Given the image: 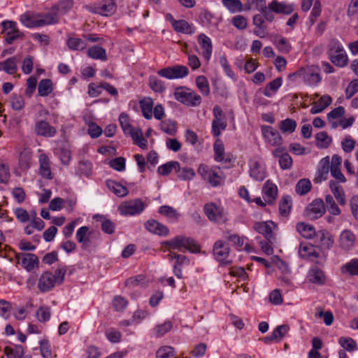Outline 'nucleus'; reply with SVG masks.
<instances>
[{
    "label": "nucleus",
    "mask_w": 358,
    "mask_h": 358,
    "mask_svg": "<svg viewBox=\"0 0 358 358\" xmlns=\"http://www.w3.org/2000/svg\"><path fill=\"white\" fill-rule=\"evenodd\" d=\"M66 269L58 268L55 273L45 271L38 279V288L42 292L50 291L57 284H61L64 280Z\"/></svg>",
    "instance_id": "f257e3e1"
},
{
    "label": "nucleus",
    "mask_w": 358,
    "mask_h": 358,
    "mask_svg": "<svg viewBox=\"0 0 358 358\" xmlns=\"http://www.w3.org/2000/svg\"><path fill=\"white\" fill-rule=\"evenodd\" d=\"M166 244L171 249L182 250L184 248L192 253H198L201 250L199 245L194 239L185 236H177L167 241Z\"/></svg>",
    "instance_id": "f03ea898"
},
{
    "label": "nucleus",
    "mask_w": 358,
    "mask_h": 358,
    "mask_svg": "<svg viewBox=\"0 0 358 358\" xmlns=\"http://www.w3.org/2000/svg\"><path fill=\"white\" fill-rule=\"evenodd\" d=\"M198 173L214 187L222 185L224 182L223 173L220 168L213 169L201 164L198 168Z\"/></svg>",
    "instance_id": "7ed1b4c3"
},
{
    "label": "nucleus",
    "mask_w": 358,
    "mask_h": 358,
    "mask_svg": "<svg viewBox=\"0 0 358 358\" xmlns=\"http://www.w3.org/2000/svg\"><path fill=\"white\" fill-rule=\"evenodd\" d=\"M175 99L187 106H197L201 103V97L192 90L186 87H178L174 92Z\"/></svg>",
    "instance_id": "20e7f679"
},
{
    "label": "nucleus",
    "mask_w": 358,
    "mask_h": 358,
    "mask_svg": "<svg viewBox=\"0 0 358 358\" xmlns=\"http://www.w3.org/2000/svg\"><path fill=\"white\" fill-rule=\"evenodd\" d=\"M329 55L331 62L336 66L343 67L348 62V55L341 43L336 39L331 41L329 45Z\"/></svg>",
    "instance_id": "39448f33"
},
{
    "label": "nucleus",
    "mask_w": 358,
    "mask_h": 358,
    "mask_svg": "<svg viewBox=\"0 0 358 358\" xmlns=\"http://www.w3.org/2000/svg\"><path fill=\"white\" fill-rule=\"evenodd\" d=\"M299 255L303 259L322 265L326 261V255L318 248L310 244L301 243L299 249Z\"/></svg>",
    "instance_id": "423d86ee"
},
{
    "label": "nucleus",
    "mask_w": 358,
    "mask_h": 358,
    "mask_svg": "<svg viewBox=\"0 0 358 358\" xmlns=\"http://www.w3.org/2000/svg\"><path fill=\"white\" fill-rule=\"evenodd\" d=\"M1 34H3L4 41L8 44H13L17 39H23L24 33L20 31L17 23L12 20H5L1 23Z\"/></svg>",
    "instance_id": "0eeeda50"
},
{
    "label": "nucleus",
    "mask_w": 358,
    "mask_h": 358,
    "mask_svg": "<svg viewBox=\"0 0 358 358\" xmlns=\"http://www.w3.org/2000/svg\"><path fill=\"white\" fill-rule=\"evenodd\" d=\"M205 215L211 222L224 223L227 221V215L223 207L215 203H208L203 207Z\"/></svg>",
    "instance_id": "6e6552de"
},
{
    "label": "nucleus",
    "mask_w": 358,
    "mask_h": 358,
    "mask_svg": "<svg viewBox=\"0 0 358 358\" xmlns=\"http://www.w3.org/2000/svg\"><path fill=\"white\" fill-rule=\"evenodd\" d=\"M230 249L227 243L222 241H217L213 245V256L215 259L222 266H229L232 263L231 260H229Z\"/></svg>",
    "instance_id": "1a4fd4ad"
},
{
    "label": "nucleus",
    "mask_w": 358,
    "mask_h": 358,
    "mask_svg": "<svg viewBox=\"0 0 358 358\" xmlns=\"http://www.w3.org/2000/svg\"><path fill=\"white\" fill-rule=\"evenodd\" d=\"M296 74L303 76L305 83L309 85H315L321 80L320 69L316 66L301 68L296 72Z\"/></svg>",
    "instance_id": "9d476101"
},
{
    "label": "nucleus",
    "mask_w": 358,
    "mask_h": 358,
    "mask_svg": "<svg viewBox=\"0 0 358 358\" xmlns=\"http://www.w3.org/2000/svg\"><path fill=\"white\" fill-rule=\"evenodd\" d=\"M261 131L266 144L271 146L282 145L283 140L280 133L273 127L267 125H262Z\"/></svg>",
    "instance_id": "9b49d317"
},
{
    "label": "nucleus",
    "mask_w": 358,
    "mask_h": 358,
    "mask_svg": "<svg viewBox=\"0 0 358 358\" xmlns=\"http://www.w3.org/2000/svg\"><path fill=\"white\" fill-rule=\"evenodd\" d=\"M325 213V206L321 199H315L305 209V215L310 220H317Z\"/></svg>",
    "instance_id": "f8f14e48"
},
{
    "label": "nucleus",
    "mask_w": 358,
    "mask_h": 358,
    "mask_svg": "<svg viewBox=\"0 0 358 358\" xmlns=\"http://www.w3.org/2000/svg\"><path fill=\"white\" fill-rule=\"evenodd\" d=\"M145 205L140 199H135L120 206V213L124 215H135L143 211Z\"/></svg>",
    "instance_id": "ddd939ff"
},
{
    "label": "nucleus",
    "mask_w": 358,
    "mask_h": 358,
    "mask_svg": "<svg viewBox=\"0 0 358 358\" xmlns=\"http://www.w3.org/2000/svg\"><path fill=\"white\" fill-rule=\"evenodd\" d=\"M116 9L114 0H102L94 5L92 12L103 16H110L115 13Z\"/></svg>",
    "instance_id": "4468645a"
},
{
    "label": "nucleus",
    "mask_w": 358,
    "mask_h": 358,
    "mask_svg": "<svg viewBox=\"0 0 358 358\" xmlns=\"http://www.w3.org/2000/svg\"><path fill=\"white\" fill-rule=\"evenodd\" d=\"M275 224L273 222H263L255 223L253 228L259 234H262L265 238L271 242L275 241V237L272 231V227Z\"/></svg>",
    "instance_id": "2eb2a0df"
},
{
    "label": "nucleus",
    "mask_w": 358,
    "mask_h": 358,
    "mask_svg": "<svg viewBox=\"0 0 358 358\" xmlns=\"http://www.w3.org/2000/svg\"><path fill=\"white\" fill-rule=\"evenodd\" d=\"M22 256L21 264L22 266L28 271H33L35 268L38 267L39 260L37 256L33 253L17 254L15 258L20 260Z\"/></svg>",
    "instance_id": "dca6fc26"
},
{
    "label": "nucleus",
    "mask_w": 358,
    "mask_h": 358,
    "mask_svg": "<svg viewBox=\"0 0 358 358\" xmlns=\"http://www.w3.org/2000/svg\"><path fill=\"white\" fill-rule=\"evenodd\" d=\"M329 167V157H326L322 158L319 163L318 170L313 179V182L315 183H320L322 181L327 180L330 171Z\"/></svg>",
    "instance_id": "f3484780"
},
{
    "label": "nucleus",
    "mask_w": 358,
    "mask_h": 358,
    "mask_svg": "<svg viewBox=\"0 0 358 358\" xmlns=\"http://www.w3.org/2000/svg\"><path fill=\"white\" fill-rule=\"evenodd\" d=\"M145 229L150 232L159 235L166 236L169 234V229L155 220H149L145 223Z\"/></svg>",
    "instance_id": "a211bd4d"
},
{
    "label": "nucleus",
    "mask_w": 358,
    "mask_h": 358,
    "mask_svg": "<svg viewBox=\"0 0 358 358\" xmlns=\"http://www.w3.org/2000/svg\"><path fill=\"white\" fill-rule=\"evenodd\" d=\"M250 175L255 180L262 181L266 176V169L262 163L253 161L250 164Z\"/></svg>",
    "instance_id": "6ab92c4d"
},
{
    "label": "nucleus",
    "mask_w": 358,
    "mask_h": 358,
    "mask_svg": "<svg viewBox=\"0 0 358 358\" xmlns=\"http://www.w3.org/2000/svg\"><path fill=\"white\" fill-rule=\"evenodd\" d=\"M262 192L264 194V200L269 204L273 203L278 195L277 186L270 180H267L264 185Z\"/></svg>",
    "instance_id": "aec40b11"
},
{
    "label": "nucleus",
    "mask_w": 358,
    "mask_h": 358,
    "mask_svg": "<svg viewBox=\"0 0 358 358\" xmlns=\"http://www.w3.org/2000/svg\"><path fill=\"white\" fill-rule=\"evenodd\" d=\"M198 42L203 50V57L208 61L213 50V45L210 38L204 34H200L198 36Z\"/></svg>",
    "instance_id": "412c9836"
},
{
    "label": "nucleus",
    "mask_w": 358,
    "mask_h": 358,
    "mask_svg": "<svg viewBox=\"0 0 358 358\" xmlns=\"http://www.w3.org/2000/svg\"><path fill=\"white\" fill-rule=\"evenodd\" d=\"M215 120L212 123V133L216 137L219 136L221 131H223L227 127V121L224 116V113H214Z\"/></svg>",
    "instance_id": "4be33fe9"
},
{
    "label": "nucleus",
    "mask_w": 358,
    "mask_h": 358,
    "mask_svg": "<svg viewBox=\"0 0 358 358\" xmlns=\"http://www.w3.org/2000/svg\"><path fill=\"white\" fill-rule=\"evenodd\" d=\"M329 188L338 204L344 206L346 203V199L343 187L338 182L331 180L329 181Z\"/></svg>",
    "instance_id": "5701e85b"
},
{
    "label": "nucleus",
    "mask_w": 358,
    "mask_h": 358,
    "mask_svg": "<svg viewBox=\"0 0 358 358\" xmlns=\"http://www.w3.org/2000/svg\"><path fill=\"white\" fill-rule=\"evenodd\" d=\"M355 243V236L350 230H344L340 235V245L344 250H349Z\"/></svg>",
    "instance_id": "b1692460"
},
{
    "label": "nucleus",
    "mask_w": 358,
    "mask_h": 358,
    "mask_svg": "<svg viewBox=\"0 0 358 358\" xmlns=\"http://www.w3.org/2000/svg\"><path fill=\"white\" fill-rule=\"evenodd\" d=\"M83 120L88 125L87 133L92 138H96L101 136L103 132L101 127L98 126L93 120L90 114L85 115Z\"/></svg>",
    "instance_id": "393cba45"
},
{
    "label": "nucleus",
    "mask_w": 358,
    "mask_h": 358,
    "mask_svg": "<svg viewBox=\"0 0 358 358\" xmlns=\"http://www.w3.org/2000/svg\"><path fill=\"white\" fill-rule=\"evenodd\" d=\"M269 9L273 13L280 14L283 13L289 15L293 12V8L291 5H287L285 3L278 2L277 0H273L268 4Z\"/></svg>",
    "instance_id": "a878e982"
},
{
    "label": "nucleus",
    "mask_w": 358,
    "mask_h": 358,
    "mask_svg": "<svg viewBox=\"0 0 358 358\" xmlns=\"http://www.w3.org/2000/svg\"><path fill=\"white\" fill-rule=\"evenodd\" d=\"M307 277L310 282L315 284L323 285L325 282L324 272L317 266H314L309 270Z\"/></svg>",
    "instance_id": "bb28decb"
},
{
    "label": "nucleus",
    "mask_w": 358,
    "mask_h": 358,
    "mask_svg": "<svg viewBox=\"0 0 358 358\" xmlns=\"http://www.w3.org/2000/svg\"><path fill=\"white\" fill-rule=\"evenodd\" d=\"M39 164H40V174L42 177L46 179L52 178V173L50 169V165L48 156L45 154H41L39 156Z\"/></svg>",
    "instance_id": "cd10ccee"
},
{
    "label": "nucleus",
    "mask_w": 358,
    "mask_h": 358,
    "mask_svg": "<svg viewBox=\"0 0 358 358\" xmlns=\"http://www.w3.org/2000/svg\"><path fill=\"white\" fill-rule=\"evenodd\" d=\"M32 159V152L29 148H24L20 153L19 166L21 170L25 171L29 169Z\"/></svg>",
    "instance_id": "c85d7f7f"
},
{
    "label": "nucleus",
    "mask_w": 358,
    "mask_h": 358,
    "mask_svg": "<svg viewBox=\"0 0 358 358\" xmlns=\"http://www.w3.org/2000/svg\"><path fill=\"white\" fill-rule=\"evenodd\" d=\"M76 236V240L83 243V247L86 248L90 245V237L92 236V232L89 231V228L84 226L78 229Z\"/></svg>",
    "instance_id": "c756f323"
},
{
    "label": "nucleus",
    "mask_w": 358,
    "mask_h": 358,
    "mask_svg": "<svg viewBox=\"0 0 358 358\" xmlns=\"http://www.w3.org/2000/svg\"><path fill=\"white\" fill-rule=\"evenodd\" d=\"M35 130L38 135L43 136H52L56 132L55 128L45 121L38 122L36 124Z\"/></svg>",
    "instance_id": "7c9ffc66"
},
{
    "label": "nucleus",
    "mask_w": 358,
    "mask_h": 358,
    "mask_svg": "<svg viewBox=\"0 0 358 358\" xmlns=\"http://www.w3.org/2000/svg\"><path fill=\"white\" fill-rule=\"evenodd\" d=\"M315 236L320 241L322 247L327 249H329L332 247L334 244V239L329 232L326 230H321L319 231Z\"/></svg>",
    "instance_id": "2f4dec72"
},
{
    "label": "nucleus",
    "mask_w": 358,
    "mask_h": 358,
    "mask_svg": "<svg viewBox=\"0 0 358 358\" xmlns=\"http://www.w3.org/2000/svg\"><path fill=\"white\" fill-rule=\"evenodd\" d=\"M325 211L327 210L329 214L338 216L341 213V210L336 203L333 196L328 194L325 196Z\"/></svg>",
    "instance_id": "473e14b6"
},
{
    "label": "nucleus",
    "mask_w": 358,
    "mask_h": 358,
    "mask_svg": "<svg viewBox=\"0 0 358 358\" xmlns=\"http://www.w3.org/2000/svg\"><path fill=\"white\" fill-rule=\"evenodd\" d=\"M38 27L56 24L59 19L57 15L55 13H48L46 14H38Z\"/></svg>",
    "instance_id": "72a5a7b5"
},
{
    "label": "nucleus",
    "mask_w": 358,
    "mask_h": 358,
    "mask_svg": "<svg viewBox=\"0 0 358 358\" xmlns=\"http://www.w3.org/2000/svg\"><path fill=\"white\" fill-rule=\"evenodd\" d=\"M296 227L300 235L306 238H312L316 235L315 229L311 224L301 222L298 223Z\"/></svg>",
    "instance_id": "f704fd0d"
},
{
    "label": "nucleus",
    "mask_w": 358,
    "mask_h": 358,
    "mask_svg": "<svg viewBox=\"0 0 358 358\" xmlns=\"http://www.w3.org/2000/svg\"><path fill=\"white\" fill-rule=\"evenodd\" d=\"M131 137L134 144L142 149L147 148L148 141L143 136V132L140 129H133L131 133L128 134Z\"/></svg>",
    "instance_id": "c9c22d12"
},
{
    "label": "nucleus",
    "mask_w": 358,
    "mask_h": 358,
    "mask_svg": "<svg viewBox=\"0 0 358 358\" xmlns=\"http://www.w3.org/2000/svg\"><path fill=\"white\" fill-rule=\"evenodd\" d=\"M87 55L94 59H100L106 61L107 59V55L106 50L102 47L94 45L87 50Z\"/></svg>",
    "instance_id": "e433bc0d"
},
{
    "label": "nucleus",
    "mask_w": 358,
    "mask_h": 358,
    "mask_svg": "<svg viewBox=\"0 0 358 358\" xmlns=\"http://www.w3.org/2000/svg\"><path fill=\"white\" fill-rule=\"evenodd\" d=\"M107 187L117 196L122 197L127 196L129 193L126 187L113 180L107 181Z\"/></svg>",
    "instance_id": "4c0bfd02"
},
{
    "label": "nucleus",
    "mask_w": 358,
    "mask_h": 358,
    "mask_svg": "<svg viewBox=\"0 0 358 358\" xmlns=\"http://www.w3.org/2000/svg\"><path fill=\"white\" fill-rule=\"evenodd\" d=\"M174 30L177 32L192 34L194 32L192 25L184 20H179L176 22L173 26Z\"/></svg>",
    "instance_id": "58836bf2"
},
{
    "label": "nucleus",
    "mask_w": 358,
    "mask_h": 358,
    "mask_svg": "<svg viewBox=\"0 0 358 358\" xmlns=\"http://www.w3.org/2000/svg\"><path fill=\"white\" fill-rule=\"evenodd\" d=\"M331 103V98L329 95L321 96L310 109V112H322Z\"/></svg>",
    "instance_id": "ea45409f"
},
{
    "label": "nucleus",
    "mask_w": 358,
    "mask_h": 358,
    "mask_svg": "<svg viewBox=\"0 0 358 358\" xmlns=\"http://www.w3.org/2000/svg\"><path fill=\"white\" fill-rule=\"evenodd\" d=\"M175 172L177 173L178 178L182 180H190L194 176V171L188 167L181 168L178 162V167H176Z\"/></svg>",
    "instance_id": "a19ab883"
},
{
    "label": "nucleus",
    "mask_w": 358,
    "mask_h": 358,
    "mask_svg": "<svg viewBox=\"0 0 358 358\" xmlns=\"http://www.w3.org/2000/svg\"><path fill=\"white\" fill-rule=\"evenodd\" d=\"M282 79L280 77H278L271 82L268 83L264 89V94L266 96L270 97L282 85Z\"/></svg>",
    "instance_id": "79ce46f5"
},
{
    "label": "nucleus",
    "mask_w": 358,
    "mask_h": 358,
    "mask_svg": "<svg viewBox=\"0 0 358 358\" xmlns=\"http://www.w3.org/2000/svg\"><path fill=\"white\" fill-rule=\"evenodd\" d=\"M292 208V198L290 196H283L279 202V211L282 216H287Z\"/></svg>",
    "instance_id": "37998d69"
},
{
    "label": "nucleus",
    "mask_w": 358,
    "mask_h": 358,
    "mask_svg": "<svg viewBox=\"0 0 358 358\" xmlns=\"http://www.w3.org/2000/svg\"><path fill=\"white\" fill-rule=\"evenodd\" d=\"M38 14H31L26 13L21 15L20 21L27 27L34 28L38 27Z\"/></svg>",
    "instance_id": "c03bdc74"
},
{
    "label": "nucleus",
    "mask_w": 358,
    "mask_h": 358,
    "mask_svg": "<svg viewBox=\"0 0 358 358\" xmlns=\"http://www.w3.org/2000/svg\"><path fill=\"white\" fill-rule=\"evenodd\" d=\"M161 129L170 136H174L177 131V122L173 120H165L160 122Z\"/></svg>",
    "instance_id": "a18cd8bd"
},
{
    "label": "nucleus",
    "mask_w": 358,
    "mask_h": 358,
    "mask_svg": "<svg viewBox=\"0 0 358 358\" xmlns=\"http://www.w3.org/2000/svg\"><path fill=\"white\" fill-rule=\"evenodd\" d=\"M4 352L8 358H22L24 354V348L20 345H16L14 348L6 346Z\"/></svg>",
    "instance_id": "49530a36"
},
{
    "label": "nucleus",
    "mask_w": 358,
    "mask_h": 358,
    "mask_svg": "<svg viewBox=\"0 0 358 358\" xmlns=\"http://www.w3.org/2000/svg\"><path fill=\"white\" fill-rule=\"evenodd\" d=\"M344 113H327L328 119L331 120V119H338L339 120V125L341 126L343 129L348 128L350 127L354 122L355 120L353 117H343L342 115Z\"/></svg>",
    "instance_id": "de8ad7c7"
},
{
    "label": "nucleus",
    "mask_w": 358,
    "mask_h": 358,
    "mask_svg": "<svg viewBox=\"0 0 358 358\" xmlns=\"http://www.w3.org/2000/svg\"><path fill=\"white\" fill-rule=\"evenodd\" d=\"M266 7V0H247L244 5V10H257L261 13Z\"/></svg>",
    "instance_id": "09e8293b"
},
{
    "label": "nucleus",
    "mask_w": 358,
    "mask_h": 358,
    "mask_svg": "<svg viewBox=\"0 0 358 358\" xmlns=\"http://www.w3.org/2000/svg\"><path fill=\"white\" fill-rule=\"evenodd\" d=\"M223 5L231 12L237 13L244 10V6L241 0H222Z\"/></svg>",
    "instance_id": "8fccbe9b"
},
{
    "label": "nucleus",
    "mask_w": 358,
    "mask_h": 358,
    "mask_svg": "<svg viewBox=\"0 0 358 358\" xmlns=\"http://www.w3.org/2000/svg\"><path fill=\"white\" fill-rule=\"evenodd\" d=\"M316 145L320 148H327L331 143V138L328 136L327 132H319L316 136Z\"/></svg>",
    "instance_id": "3c124183"
},
{
    "label": "nucleus",
    "mask_w": 358,
    "mask_h": 358,
    "mask_svg": "<svg viewBox=\"0 0 358 358\" xmlns=\"http://www.w3.org/2000/svg\"><path fill=\"white\" fill-rule=\"evenodd\" d=\"M159 213L171 221H177L179 217V213L176 209L169 206H162L159 209Z\"/></svg>",
    "instance_id": "603ef678"
},
{
    "label": "nucleus",
    "mask_w": 358,
    "mask_h": 358,
    "mask_svg": "<svg viewBox=\"0 0 358 358\" xmlns=\"http://www.w3.org/2000/svg\"><path fill=\"white\" fill-rule=\"evenodd\" d=\"M311 182L307 178H303L298 181L295 187V191L300 195L306 194L311 189Z\"/></svg>",
    "instance_id": "864d4df0"
},
{
    "label": "nucleus",
    "mask_w": 358,
    "mask_h": 358,
    "mask_svg": "<svg viewBox=\"0 0 358 358\" xmlns=\"http://www.w3.org/2000/svg\"><path fill=\"white\" fill-rule=\"evenodd\" d=\"M52 83L50 79H43L38 87V94L42 96H48L52 90Z\"/></svg>",
    "instance_id": "5fc2aeb1"
},
{
    "label": "nucleus",
    "mask_w": 358,
    "mask_h": 358,
    "mask_svg": "<svg viewBox=\"0 0 358 358\" xmlns=\"http://www.w3.org/2000/svg\"><path fill=\"white\" fill-rule=\"evenodd\" d=\"M273 44L276 48L282 53H288L292 48L290 43L284 37L275 38Z\"/></svg>",
    "instance_id": "6e6d98bb"
},
{
    "label": "nucleus",
    "mask_w": 358,
    "mask_h": 358,
    "mask_svg": "<svg viewBox=\"0 0 358 358\" xmlns=\"http://www.w3.org/2000/svg\"><path fill=\"white\" fill-rule=\"evenodd\" d=\"M196 85L199 91L205 96L210 94V87L207 78L204 76H197Z\"/></svg>",
    "instance_id": "4d7b16f0"
},
{
    "label": "nucleus",
    "mask_w": 358,
    "mask_h": 358,
    "mask_svg": "<svg viewBox=\"0 0 358 358\" xmlns=\"http://www.w3.org/2000/svg\"><path fill=\"white\" fill-rule=\"evenodd\" d=\"M173 327V324L171 321H166L164 324L157 325L153 329V333L155 337L159 338L163 336L169 332Z\"/></svg>",
    "instance_id": "13d9d810"
},
{
    "label": "nucleus",
    "mask_w": 358,
    "mask_h": 358,
    "mask_svg": "<svg viewBox=\"0 0 358 358\" xmlns=\"http://www.w3.org/2000/svg\"><path fill=\"white\" fill-rule=\"evenodd\" d=\"M343 273H348L351 275H358V259H352L341 268Z\"/></svg>",
    "instance_id": "bf43d9fd"
},
{
    "label": "nucleus",
    "mask_w": 358,
    "mask_h": 358,
    "mask_svg": "<svg viewBox=\"0 0 358 358\" xmlns=\"http://www.w3.org/2000/svg\"><path fill=\"white\" fill-rule=\"evenodd\" d=\"M296 127V122L295 120L287 118L280 122V129L283 133H293Z\"/></svg>",
    "instance_id": "052dcab7"
},
{
    "label": "nucleus",
    "mask_w": 358,
    "mask_h": 358,
    "mask_svg": "<svg viewBox=\"0 0 358 358\" xmlns=\"http://www.w3.org/2000/svg\"><path fill=\"white\" fill-rule=\"evenodd\" d=\"M149 86L156 92L162 93L166 90L164 82L153 76L149 77Z\"/></svg>",
    "instance_id": "680f3d73"
},
{
    "label": "nucleus",
    "mask_w": 358,
    "mask_h": 358,
    "mask_svg": "<svg viewBox=\"0 0 358 358\" xmlns=\"http://www.w3.org/2000/svg\"><path fill=\"white\" fill-rule=\"evenodd\" d=\"M215 152V160L216 162H222L224 160V148L222 142L217 139L213 145Z\"/></svg>",
    "instance_id": "e2e57ef3"
},
{
    "label": "nucleus",
    "mask_w": 358,
    "mask_h": 358,
    "mask_svg": "<svg viewBox=\"0 0 358 358\" xmlns=\"http://www.w3.org/2000/svg\"><path fill=\"white\" fill-rule=\"evenodd\" d=\"M176 167H178V162L176 161H171L159 166L157 169V172L159 175L167 176L173 170L175 171Z\"/></svg>",
    "instance_id": "0e129e2a"
},
{
    "label": "nucleus",
    "mask_w": 358,
    "mask_h": 358,
    "mask_svg": "<svg viewBox=\"0 0 358 358\" xmlns=\"http://www.w3.org/2000/svg\"><path fill=\"white\" fill-rule=\"evenodd\" d=\"M157 358H175V350L171 346H163L156 352Z\"/></svg>",
    "instance_id": "69168bd1"
},
{
    "label": "nucleus",
    "mask_w": 358,
    "mask_h": 358,
    "mask_svg": "<svg viewBox=\"0 0 358 358\" xmlns=\"http://www.w3.org/2000/svg\"><path fill=\"white\" fill-rule=\"evenodd\" d=\"M339 344L348 351H354L357 349L356 341L352 338L341 337L338 341Z\"/></svg>",
    "instance_id": "338daca9"
},
{
    "label": "nucleus",
    "mask_w": 358,
    "mask_h": 358,
    "mask_svg": "<svg viewBox=\"0 0 358 358\" xmlns=\"http://www.w3.org/2000/svg\"><path fill=\"white\" fill-rule=\"evenodd\" d=\"M289 330V327L287 324L278 326L272 332L273 338L275 339V341L279 342L286 335Z\"/></svg>",
    "instance_id": "774afa93"
}]
</instances>
